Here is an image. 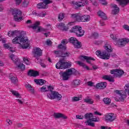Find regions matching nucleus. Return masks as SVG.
Listing matches in <instances>:
<instances>
[{
    "instance_id": "4",
    "label": "nucleus",
    "mask_w": 129,
    "mask_h": 129,
    "mask_svg": "<svg viewBox=\"0 0 129 129\" xmlns=\"http://www.w3.org/2000/svg\"><path fill=\"white\" fill-rule=\"evenodd\" d=\"M48 90L50 91L48 93H47V96L48 98L49 99H58V100H61V98H62V95L59 94L58 92L56 91H53L54 90V87L52 86H49L48 87Z\"/></svg>"
},
{
    "instance_id": "35",
    "label": "nucleus",
    "mask_w": 129,
    "mask_h": 129,
    "mask_svg": "<svg viewBox=\"0 0 129 129\" xmlns=\"http://www.w3.org/2000/svg\"><path fill=\"white\" fill-rule=\"evenodd\" d=\"M25 87L29 90V91H31V92H34V89L33 87H32V86L29 84H26L25 85Z\"/></svg>"
},
{
    "instance_id": "63",
    "label": "nucleus",
    "mask_w": 129,
    "mask_h": 129,
    "mask_svg": "<svg viewBox=\"0 0 129 129\" xmlns=\"http://www.w3.org/2000/svg\"><path fill=\"white\" fill-rule=\"evenodd\" d=\"M76 117L78 119H82V116H76Z\"/></svg>"
},
{
    "instance_id": "64",
    "label": "nucleus",
    "mask_w": 129,
    "mask_h": 129,
    "mask_svg": "<svg viewBox=\"0 0 129 129\" xmlns=\"http://www.w3.org/2000/svg\"><path fill=\"white\" fill-rule=\"evenodd\" d=\"M101 129H107V127H106V126H101Z\"/></svg>"
},
{
    "instance_id": "3",
    "label": "nucleus",
    "mask_w": 129,
    "mask_h": 129,
    "mask_svg": "<svg viewBox=\"0 0 129 129\" xmlns=\"http://www.w3.org/2000/svg\"><path fill=\"white\" fill-rule=\"evenodd\" d=\"M71 18L74 20V22H71L68 23V27H70L74 25L75 22H89L90 21V16L88 15H85L83 16H80L78 14H71Z\"/></svg>"
},
{
    "instance_id": "26",
    "label": "nucleus",
    "mask_w": 129,
    "mask_h": 129,
    "mask_svg": "<svg viewBox=\"0 0 129 129\" xmlns=\"http://www.w3.org/2000/svg\"><path fill=\"white\" fill-rule=\"evenodd\" d=\"M112 8L113 10L112 11V14H113V15H116L117 14H118L119 12V8L117 7V6L116 5H113L112 6Z\"/></svg>"
},
{
    "instance_id": "23",
    "label": "nucleus",
    "mask_w": 129,
    "mask_h": 129,
    "mask_svg": "<svg viewBox=\"0 0 129 129\" xmlns=\"http://www.w3.org/2000/svg\"><path fill=\"white\" fill-rule=\"evenodd\" d=\"M118 3L121 7H124V6H126L127 4L129 3V0H116Z\"/></svg>"
},
{
    "instance_id": "45",
    "label": "nucleus",
    "mask_w": 129,
    "mask_h": 129,
    "mask_svg": "<svg viewBox=\"0 0 129 129\" xmlns=\"http://www.w3.org/2000/svg\"><path fill=\"white\" fill-rule=\"evenodd\" d=\"M92 37H93V38H95V39L98 38V33L97 32H93L92 33Z\"/></svg>"
},
{
    "instance_id": "31",
    "label": "nucleus",
    "mask_w": 129,
    "mask_h": 129,
    "mask_svg": "<svg viewBox=\"0 0 129 129\" xmlns=\"http://www.w3.org/2000/svg\"><path fill=\"white\" fill-rule=\"evenodd\" d=\"M56 27L57 28H58V29H60V30H66L68 29V28H66V27L65 26V24H64L63 23L57 24L56 25Z\"/></svg>"
},
{
    "instance_id": "43",
    "label": "nucleus",
    "mask_w": 129,
    "mask_h": 129,
    "mask_svg": "<svg viewBox=\"0 0 129 129\" xmlns=\"http://www.w3.org/2000/svg\"><path fill=\"white\" fill-rule=\"evenodd\" d=\"M99 3L103 6H106V5H107V2H106V0H99Z\"/></svg>"
},
{
    "instance_id": "60",
    "label": "nucleus",
    "mask_w": 129,
    "mask_h": 129,
    "mask_svg": "<svg viewBox=\"0 0 129 129\" xmlns=\"http://www.w3.org/2000/svg\"><path fill=\"white\" fill-rule=\"evenodd\" d=\"M18 103H20V104H23V101L20 99H17Z\"/></svg>"
},
{
    "instance_id": "17",
    "label": "nucleus",
    "mask_w": 129,
    "mask_h": 129,
    "mask_svg": "<svg viewBox=\"0 0 129 129\" xmlns=\"http://www.w3.org/2000/svg\"><path fill=\"white\" fill-rule=\"evenodd\" d=\"M54 53L57 57H68L70 54L69 52H64L60 50H55Z\"/></svg>"
},
{
    "instance_id": "20",
    "label": "nucleus",
    "mask_w": 129,
    "mask_h": 129,
    "mask_svg": "<svg viewBox=\"0 0 129 129\" xmlns=\"http://www.w3.org/2000/svg\"><path fill=\"white\" fill-rule=\"evenodd\" d=\"M80 59L81 60H86L87 63L90 64L91 63V61H94L95 59L94 58L85 56V55H81L80 56Z\"/></svg>"
},
{
    "instance_id": "15",
    "label": "nucleus",
    "mask_w": 129,
    "mask_h": 129,
    "mask_svg": "<svg viewBox=\"0 0 129 129\" xmlns=\"http://www.w3.org/2000/svg\"><path fill=\"white\" fill-rule=\"evenodd\" d=\"M98 15L99 17H100L102 19V20L100 21V24L101 26H105V23H104V20H106V15L105 14L104 12L101 11L98 12Z\"/></svg>"
},
{
    "instance_id": "16",
    "label": "nucleus",
    "mask_w": 129,
    "mask_h": 129,
    "mask_svg": "<svg viewBox=\"0 0 129 129\" xmlns=\"http://www.w3.org/2000/svg\"><path fill=\"white\" fill-rule=\"evenodd\" d=\"M105 116L107 121H113L116 118V115L113 113H107Z\"/></svg>"
},
{
    "instance_id": "40",
    "label": "nucleus",
    "mask_w": 129,
    "mask_h": 129,
    "mask_svg": "<svg viewBox=\"0 0 129 129\" xmlns=\"http://www.w3.org/2000/svg\"><path fill=\"white\" fill-rule=\"evenodd\" d=\"M82 98L81 96L80 97H74L72 98V100L73 101H79V100H81Z\"/></svg>"
},
{
    "instance_id": "48",
    "label": "nucleus",
    "mask_w": 129,
    "mask_h": 129,
    "mask_svg": "<svg viewBox=\"0 0 129 129\" xmlns=\"http://www.w3.org/2000/svg\"><path fill=\"white\" fill-rule=\"evenodd\" d=\"M123 29H124V30H125L126 31H129V26L125 24L124 25H123Z\"/></svg>"
},
{
    "instance_id": "30",
    "label": "nucleus",
    "mask_w": 129,
    "mask_h": 129,
    "mask_svg": "<svg viewBox=\"0 0 129 129\" xmlns=\"http://www.w3.org/2000/svg\"><path fill=\"white\" fill-rule=\"evenodd\" d=\"M10 45H11V43H6L4 45V47L5 49H8V50H10V52L14 53V52H15V49L10 47Z\"/></svg>"
},
{
    "instance_id": "14",
    "label": "nucleus",
    "mask_w": 129,
    "mask_h": 129,
    "mask_svg": "<svg viewBox=\"0 0 129 129\" xmlns=\"http://www.w3.org/2000/svg\"><path fill=\"white\" fill-rule=\"evenodd\" d=\"M70 43H72L73 45L74 46L75 48H77L79 49V48L81 47V42L78 41L77 39L75 37H71L70 39Z\"/></svg>"
},
{
    "instance_id": "12",
    "label": "nucleus",
    "mask_w": 129,
    "mask_h": 129,
    "mask_svg": "<svg viewBox=\"0 0 129 129\" xmlns=\"http://www.w3.org/2000/svg\"><path fill=\"white\" fill-rule=\"evenodd\" d=\"M40 26V22H36L33 25L30 26L29 27L32 28L34 32L38 33V32H46V29Z\"/></svg>"
},
{
    "instance_id": "47",
    "label": "nucleus",
    "mask_w": 129,
    "mask_h": 129,
    "mask_svg": "<svg viewBox=\"0 0 129 129\" xmlns=\"http://www.w3.org/2000/svg\"><path fill=\"white\" fill-rule=\"evenodd\" d=\"M90 119L91 121H95L96 122L99 121V118H92Z\"/></svg>"
},
{
    "instance_id": "2",
    "label": "nucleus",
    "mask_w": 129,
    "mask_h": 129,
    "mask_svg": "<svg viewBox=\"0 0 129 129\" xmlns=\"http://www.w3.org/2000/svg\"><path fill=\"white\" fill-rule=\"evenodd\" d=\"M104 48L105 51L101 52L100 50H98L96 51V55L101 59L108 60L110 57V53H110V52H112V47H111V45H110V44L106 43L104 46Z\"/></svg>"
},
{
    "instance_id": "5",
    "label": "nucleus",
    "mask_w": 129,
    "mask_h": 129,
    "mask_svg": "<svg viewBox=\"0 0 129 129\" xmlns=\"http://www.w3.org/2000/svg\"><path fill=\"white\" fill-rule=\"evenodd\" d=\"M110 38L112 39L114 45L118 46V47H121V46H124L129 42V39L127 38H124L120 39H117V38H116L115 36L113 34L110 35Z\"/></svg>"
},
{
    "instance_id": "59",
    "label": "nucleus",
    "mask_w": 129,
    "mask_h": 129,
    "mask_svg": "<svg viewBox=\"0 0 129 129\" xmlns=\"http://www.w3.org/2000/svg\"><path fill=\"white\" fill-rule=\"evenodd\" d=\"M40 65L43 68H45L46 67V64H45V63H44L41 62Z\"/></svg>"
},
{
    "instance_id": "46",
    "label": "nucleus",
    "mask_w": 129,
    "mask_h": 129,
    "mask_svg": "<svg viewBox=\"0 0 129 129\" xmlns=\"http://www.w3.org/2000/svg\"><path fill=\"white\" fill-rule=\"evenodd\" d=\"M38 17H40L41 18H43L46 16V13L42 12L40 13H38Z\"/></svg>"
},
{
    "instance_id": "10",
    "label": "nucleus",
    "mask_w": 129,
    "mask_h": 129,
    "mask_svg": "<svg viewBox=\"0 0 129 129\" xmlns=\"http://www.w3.org/2000/svg\"><path fill=\"white\" fill-rule=\"evenodd\" d=\"M71 33H75L77 37H82L84 35V30L80 26H75L70 30Z\"/></svg>"
},
{
    "instance_id": "22",
    "label": "nucleus",
    "mask_w": 129,
    "mask_h": 129,
    "mask_svg": "<svg viewBox=\"0 0 129 129\" xmlns=\"http://www.w3.org/2000/svg\"><path fill=\"white\" fill-rule=\"evenodd\" d=\"M54 117L55 118H63L64 119H67V116H66L63 114H62L61 113H54Z\"/></svg>"
},
{
    "instance_id": "57",
    "label": "nucleus",
    "mask_w": 129,
    "mask_h": 129,
    "mask_svg": "<svg viewBox=\"0 0 129 129\" xmlns=\"http://www.w3.org/2000/svg\"><path fill=\"white\" fill-rule=\"evenodd\" d=\"M16 5H19L21 4V3H22V0H16Z\"/></svg>"
},
{
    "instance_id": "54",
    "label": "nucleus",
    "mask_w": 129,
    "mask_h": 129,
    "mask_svg": "<svg viewBox=\"0 0 129 129\" xmlns=\"http://www.w3.org/2000/svg\"><path fill=\"white\" fill-rule=\"evenodd\" d=\"M94 6H97V2L94 0H90Z\"/></svg>"
},
{
    "instance_id": "36",
    "label": "nucleus",
    "mask_w": 129,
    "mask_h": 129,
    "mask_svg": "<svg viewBox=\"0 0 129 129\" xmlns=\"http://www.w3.org/2000/svg\"><path fill=\"white\" fill-rule=\"evenodd\" d=\"M11 92L13 95L16 96L17 98H20L21 97V95L19 94V93L17 91H16L15 90H11Z\"/></svg>"
},
{
    "instance_id": "25",
    "label": "nucleus",
    "mask_w": 129,
    "mask_h": 129,
    "mask_svg": "<svg viewBox=\"0 0 129 129\" xmlns=\"http://www.w3.org/2000/svg\"><path fill=\"white\" fill-rule=\"evenodd\" d=\"M28 75L29 76H33V77H37V76H39V72L31 70L28 72Z\"/></svg>"
},
{
    "instance_id": "37",
    "label": "nucleus",
    "mask_w": 129,
    "mask_h": 129,
    "mask_svg": "<svg viewBox=\"0 0 129 129\" xmlns=\"http://www.w3.org/2000/svg\"><path fill=\"white\" fill-rule=\"evenodd\" d=\"M23 61L26 64V65H30L31 64V62L30 61V59L28 58V57H25L23 58Z\"/></svg>"
},
{
    "instance_id": "13",
    "label": "nucleus",
    "mask_w": 129,
    "mask_h": 129,
    "mask_svg": "<svg viewBox=\"0 0 129 129\" xmlns=\"http://www.w3.org/2000/svg\"><path fill=\"white\" fill-rule=\"evenodd\" d=\"M43 3H39L37 5V9H47L48 5L49 4H52L53 2L52 0H42Z\"/></svg>"
},
{
    "instance_id": "44",
    "label": "nucleus",
    "mask_w": 129,
    "mask_h": 129,
    "mask_svg": "<svg viewBox=\"0 0 129 129\" xmlns=\"http://www.w3.org/2000/svg\"><path fill=\"white\" fill-rule=\"evenodd\" d=\"M91 121H92L90 120V119L87 121L88 125H90L91 126H93V127L95 126L94 123H93Z\"/></svg>"
},
{
    "instance_id": "33",
    "label": "nucleus",
    "mask_w": 129,
    "mask_h": 129,
    "mask_svg": "<svg viewBox=\"0 0 129 129\" xmlns=\"http://www.w3.org/2000/svg\"><path fill=\"white\" fill-rule=\"evenodd\" d=\"M103 101L105 104H110V102H111V100L109 98H104L103 99Z\"/></svg>"
},
{
    "instance_id": "27",
    "label": "nucleus",
    "mask_w": 129,
    "mask_h": 129,
    "mask_svg": "<svg viewBox=\"0 0 129 129\" xmlns=\"http://www.w3.org/2000/svg\"><path fill=\"white\" fill-rule=\"evenodd\" d=\"M76 63H77L80 66H81L82 67H83L84 69H86V70H90V69H89V68L87 66L85 65V63L81 61H76Z\"/></svg>"
},
{
    "instance_id": "29",
    "label": "nucleus",
    "mask_w": 129,
    "mask_h": 129,
    "mask_svg": "<svg viewBox=\"0 0 129 129\" xmlns=\"http://www.w3.org/2000/svg\"><path fill=\"white\" fill-rule=\"evenodd\" d=\"M103 79H104V80H108V81H109L110 82H114V80H113V78H112V77L108 75L103 76Z\"/></svg>"
},
{
    "instance_id": "7",
    "label": "nucleus",
    "mask_w": 129,
    "mask_h": 129,
    "mask_svg": "<svg viewBox=\"0 0 129 129\" xmlns=\"http://www.w3.org/2000/svg\"><path fill=\"white\" fill-rule=\"evenodd\" d=\"M72 66V62H65L64 59H60L56 64L55 67L56 69H66V68H70Z\"/></svg>"
},
{
    "instance_id": "56",
    "label": "nucleus",
    "mask_w": 129,
    "mask_h": 129,
    "mask_svg": "<svg viewBox=\"0 0 129 129\" xmlns=\"http://www.w3.org/2000/svg\"><path fill=\"white\" fill-rule=\"evenodd\" d=\"M6 121L8 123V124H12V123H13L12 122V120H10V119H7Z\"/></svg>"
},
{
    "instance_id": "28",
    "label": "nucleus",
    "mask_w": 129,
    "mask_h": 129,
    "mask_svg": "<svg viewBox=\"0 0 129 129\" xmlns=\"http://www.w3.org/2000/svg\"><path fill=\"white\" fill-rule=\"evenodd\" d=\"M9 78L12 81L13 83L16 84L18 82V78L16 77H14V74H11L9 76Z\"/></svg>"
},
{
    "instance_id": "21",
    "label": "nucleus",
    "mask_w": 129,
    "mask_h": 129,
    "mask_svg": "<svg viewBox=\"0 0 129 129\" xmlns=\"http://www.w3.org/2000/svg\"><path fill=\"white\" fill-rule=\"evenodd\" d=\"M107 84L105 82L98 83L96 84V87L99 89H104L106 87Z\"/></svg>"
},
{
    "instance_id": "61",
    "label": "nucleus",
    "mask_w": 129,
    "mask_h": 129,
    "mask_svg": "<svg viewBox=\"0 0 129 129\" xmlns=\"http://www.w3.org/2000/svg\"><path fill=\"white\" fill-rule=\"evenodd\" d=\"M47 27H48L47 28V30H51L52 29V27L50 24L47 25Z\"/></svg>"
},
{
    "instance_id": "42",
    "label": "nucleus",
    "mask_w": 129,
    "mask_h": 129,
    "mask_svg": "<svg viewBox=\"0 0 129 129\" xmlns=\"http://www.w3.org/2000/svg\"><path fill=\"white\" fill-rule=\"evenodd\" d=\"M58 49H61L62 51H64L66 50V46L65 45H63L62 44H60L58 46Z\"/></svg>"
},
{
    "instance_id": "8",
    "label": "nucleus",
    "mask_w": 129,
    "mask_h": 129,
    "mask_svg": "<svg viewBox=\"0 0 129 129\" xmlns=\"http://www.w3.org/2000/svg\"><path fill=\"white\" fill-rule=\"evenodd\" d=\"M9 57L11 58L12 60L14 61L19 69H20L22 71L26 69V68L25 67L24 64L21 63L20 62V59L17 58V56H16V55H14L13 53H10L9 54Z\"/></svg>"
},
{
    "instance_id": "24",
    "label": "nucleus",
    "mask_w": 129,
    "mask_h": 129,
    "mask_svg": "<svg viewBox=\"0 0 129 129\" xmlns=\"http://www.w3.org/2000/svg\"><path fill=\"white\" fill-rule=\"evenodd\" d=\"M34 81L37 85H44L46 83V81L43 79H34Z\"/></svg>"
},
{
    "instance_id": "49",
    "label": "nucleus",
    "mask_w": 129,
    "mask_h": 129,
    "mask_svg": "<svg viewBox=\"0 0 129 129\" xmlns=\"http://www.w3.org/2000/svg\"><path fill=\"white\" fill-rule=\"evenodd\" d=\"M68 40L67 39H63L61 41V44L62 45H66L67 44H68Z\"/></svg>"
},
{
    "instance_id": "39",
    "label": "nucleus",
    "mask_w": 129,
    "mask_h": 129,
    "mask_svg": "<svg viewBox=\"0 0 129 129\" xmlns=\"http://www.w3.org/2000/svg\"><path fill=\"white\" fill-rule=\"evenodd\" d=\"M80 84V81L79 80H75L72 82V85L74 86H77Z\"/></svg>"
},
{
    "instance_id": "18",
    "label": "nucleus",
    "mask_w": 129,
    "mask_h": 129,
    "mask_svg": "<svg viewBox=\"0 0 129 129\" xmlns=\"http://www.w3.org/2000/svg\"><path fill=\"white\" fill-rule=\"evenodd\" d=\"M110 73L111 74H113L116 77H118L119 76H121L124 73V72L121 70L115 69L111 70Z\"/></svg>"
},
{
    "instance_id": "19",
    "label": "nucleus",
    "mask_w": 129,
    "mask_h": 129,
    "mask_svg": "<svg viewBox=\"0 0 129 129\" xmlns=\"http://www.w3.org/2000/svg\"><path fill=\"white\" fill-rule=\"evenodd\" d=\"M73 4H74V5H75V6H77V7L80 8L81 7H84L85 6H86V5H88V1L81 0L80 1L76 2L75 3H74V2H73Z\"/></svg>"
},
{
    "instance_id": "11",
    "label": "nucleus",
    "mask_w": 129,
    "mask_h": 129,
    "mask_svg": "<svg viewBox=\"0 0 129 129\" xmlns=\"http://www.w3.org/2000/svg\"><path fill=\"white\" fill-rule=\"evenodd\" d=\"M33 53L34 57L36 58L35 62L36 63H41V59L38 57L42 56V49H40L39 47H36L33 49Z\"/></svg>"
},
{
    "instance_id": "38",
    "label": "nucleus",
    "mask_w": 129,
    "mask_h": 129,
    "mask_svg": "<svg viewBox=\"0 0 129 129\" xmlns=\"http://www.w3.org/2000/svg\"><path fill=\"white\" fill-rule=\"evenodd\" d=\"M93 116V115L91 113H88L85 115V117L87 119H91V117Z\"/></svg>"
},
{
    "instance_id": "55",
    "label": "nucleus",
    "mask_w": 129,
    "mask_h": 129,
    "mask_svg": "<svg viewBox=\"0 0 129 129\" xmlns=\"http://www.w3.org/2000/svg\"><path fill=\"white\" fill-rule=\"evenodd\" d=\"M46 43L47 45H48V46H50V45L52 44V41H51V40H48L47 41H46Z\"/></svg>"
},
{
    "instance_id": "51",
    "label": "nucleus",
    "mask_w": 129,
    "mask_h": 129,
    "mask_svg": "<svg viewBox=\"0 0 129 129\" xmlns=\"http://www.w3.org/2000/svg\"><path fill=\"white\" fill-rule=\"evenodd\" d=\"M29 1H25L23 2V7H27L29 5Z\"/></svg>"
},
{
    "instance_id": "1",
    "label": "nucleus",
    "mask_w": 129,
    "mask_h": 129,
    "mask_svg": "<svg viewBox=\"0 0 129 129\" xmlns=\"http://www.w3.org/2000/svg\"><path fill=\"white\" fill-rule=\"evenodd\" d=\"M9 37H16L12 40V43L15 44H19V48L20 49H27L29 48L30 44L28 38L25 37L26 32L25 31L15 30L10 31L8 33Z\"/></svg>"
},
{
    "instance_id": "50",
    "label": "nucleus",
    "mask_w": 129,
    "mask_h": 129,
    "mask_svg": "<svg viewBox=\"0 0 129 129\" xmlns=\"http://www.w3.org/2000/svg\"><path fill=\"white\" fill-rule=\"evenodd\" d=\"M87 85L88 86H94V83L91 82V81H89L87 83Z\"/></svg>"
},
{
    "instance_id": "9",
    "label": "nucleus",
    "mask_w": 129,
    "mask_h": 129,
    "mask_svg": "<svg viewBox=\"0 0 129 129\" xmlns=\"http://www.w3.org/2000/svg\"><path fill=\"white\" fill-rule=\"evenodd\" d=\"M76 73V70L73 68L70 69L67 71L61 73V76L63 80H68L69 77L72 75V74H75Z\"/></svg>"
},
{
    "instance_id": "6",
    "label": "nucleus",
    "mask_w": 129,
    "mask_h": 129,
    "mask_svg": "<svg viewBox=\"0 0 129 129\" xmlns=\"http://www.w3.org/2000/svg\"><path fill=\"white\" fill-rule=\"evenodd\" d=\"M10 12L12 13L14 20L16 22H21V21L24 20L23 15H22V11H20V10L18 9H11Z\"/></svg>"
},
{
    "instance_id": "53",
    "label": "nucleus",
    "mask_w": 129,
    "mask_h": 129,
    "mask_svg": "<svg viewBox=\"0 0 129 129\" xmlns=\"http://www.w3.org/2000/svg\"><path fill=\"white\" fill-rule=\"evenodd\" d=\"M4 1H6V0H0V2H4ZM4 6H3L0 4V12H3L4 11Z\"/></svg>"
},
{
    "instance_id": "58",
    "label": "nucleus",
    "mask_w": 129,
    "mask_h": 129,
    "mask_svg": "<svg viewBox=\"0 0 129 129\" xmlns=\"http://www.w3.org/2000/svg\"><path fill=\"white\" fill-rule=\"evenodd\" d=\"M0 41H2V43H6V40L3 39V38H2V36L0 35Z\"/></svg>"
},
{
    "instance_id": "62",
    "label": "nucleus",
    "mask_w": 129,
    "mask_h": 129,
    "mask_svg": "<svg viewBox=\"0 0 129 129\" xmlns=\"http://www.w3.org/2000/svg\"><path fill=\"white\" fill-rule=\"evenodd\" d=\"M95 114H97L98 115H102V114L99 113V112H98V111L95 112Z\"/></svg>"
},
{
    "instance_id": "41",
    "label": "nucleus",
    "mask_w": 129,
    "mask_h": 129,
    "mask_svg": "<svg viewBox=\"0 0 129 129\" xmlns=\"http://www.w3.org/2000/svg\"><path fill=\"white\" fill-rule=\"evenodd\" d=\"M64 18V14H63L62 13H60L58 16V19L59 21H61V20H63Z\"/></svg>"
},
{
    "instance_id": "34",
    "label": "nucleus",
    "mask_w": 129,
    "mask_h": 129,
    "mask_svg": "<svg viewBox=\"0 0 129 129\" xmlns=\"http://www.w3.org/2000/svg\"><path fill=\"white\" fill-rule=\"evenodd\" d=\"M84 102L86 103H88L89 104H93V100L90 98H85L84 100Z\"/></svg>"
},
{
    "instance_id": "52",
    "label": "nucleus",
    "mask_w": 129,
    "mask_h": 129,
    "mask_svg": "<svg viewBox=\"0 0 129 129\" xmlns=\"http://www.w3.org/2000/svg\"><path fill=\"white\" fill-rule=\"evenodd\" d=\"M32 15H33V16H36V17H38L39 15V13H37L36 11H33L32 12Z\"/></svg>"
},
{
    "instance_id": "32",
    "label": "nucleus",
    "mask_w": 129,
    "mask_h": 129,
    "mask_svg": "<svg viewBox=\"0 0 129 129\" xmlns=\"http://www.w3.org/2000/svg\"><path fill=\"white\" fill-rule=\"evenodd\" d=\"M48 86H43L42 88L40 89V91L41 92H46V91H48V93L49 92H50V90H49V89L48 88Z\"/></svg>"
}]
</instances>
